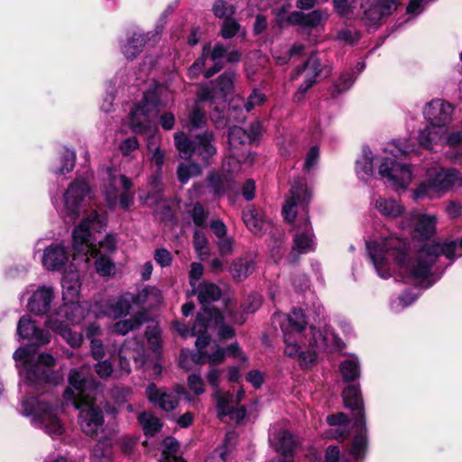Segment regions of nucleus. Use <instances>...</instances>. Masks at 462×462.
Instances as JSON below:
<instances>
[{
	"mask_svg": "<svg viewBox=\"0 0 462 462\" xmlns=\"http://www.w3.org/2000/svg\"><path fill=\"white\" fill-rule=\"evenodd\" d=\"M243 220L248 229L255 235H260L262 231H266L271 226V224L263 217L260 210L253 207L244 210Z\"/></svg>",
	"mask_w": 462,
	"mask_h": 462,
	"instance_id": "35",
	"label": "nucleus"
},
{
	"mask_svg": "<svg viewBox=\"0 0 462 462\" xmlns=\"http://www.w3.org/2000/svg\"><path fill=\"white\" fill-rule=\"evenodd\" d=\"M216 98L217 91L215 89L204 88L198 93V101L189 115L188 128L189 130L199 129L206 125L205 112L203 108L200 107L199 103L208 100L212 101Z\"/></svg>",
	"mask_w": 462,
	"mask_h": 462,
	"instance_id": "25",
	"label": "nucleus"
},
{
	"mask_svg": "<svg viewBox=\"0 0 462 462\" xmlns=\"http://www.w3.org/2000/svg\"><path fill=\"white\" fill-rule=\"evenodd\" d=\"M239 29L240 25L235 19L226 18L222 24L221 36L225 39H230L238 32Z\"/></svg>",
	"mask_w": 462,
	"mask_h": 462,
	"instance_id": "61",
	"label": "nucleus"
},
{
	"mask_svg": "<svg viewBox=\"0 0 462 462\" xmlns=\"http://www.w3.org/2000/svg\"><path fill=\"white\" fill-rule=\"evenodd\" d=\"M264 101L265 95L257 89H254L246 100L241 97H236L229 104V118L243 122L247 113L263 105Z\"/></svg>",
	"mask_w": 462,
	"mask_h": 462,
	"instance_id": "22",
	"label": "nucleus"
},
{
	"mask_svg": "<svg viewBox=\"0 0 462 462\" xmlns=\"http://www.w3.org/2000/svg\"><path fill=\"white\" fill-rule=\"evenodd\" d=\"M223 173L213 172L208 175V186L214 195H222L232 184V175L236 172L226 171L223 169Z\"/></svg>",
	"mask_w": 462,
	"mask_h": 462,
	"instance_id": "38",
	"label": "nucleus"
},
{
	"mask_svg": "<svg viewBox=\"0 0 462 462\" xmlns=\"http://www.w3.org/2000/svg\"><path fill=\"white\" fill-rule=\"evenodd\" d=\"M214 134L212 132H205L195 137V146L193 153L199 156L205 162L208 163L209 159L217 153V148L214 145Z\"/></svg>",
	"mask_w": 462,
	"mask_h": 462,
	"instance_id": "32",
	"label": "nucleus"
},
{
	"mask_svg": "<svg viewBox=\"0 0 462 462\" xmlns=\"http://www.w3.org/2000/svg\"><path fill=\"white\" fill-rule=\"evenodd\" d=\"M444 193L443 168L434 166L426 171V180L413 189V199L437 198Z\"/></svg>",
	"mask_w": 462,
	"mask_h": 462,
	"instance_id": "20",
	"label": "nucleus"
},
{
	"mask_svg": "<svg viewBox=\"0 0 462 462\" xmlns=\"http://www.w3.org/2000/svg\"><path fill=\"white\" fill-rule=\"evenodd\" d=\"M193 245L199 254H208V239L202 232L196 231L194 233Z\"/></svg>",
	"mask_w": 462,
	"mask_h": 462,
	"instance_id": "63",
	"label": "nucleus"
},
{
	"mask_svg": "<svg viewBox=\"0 0 462 462\" xmlns=\"http://www.w3.org/2000/svg\"><path fill=\"white\" fill-rule=\"evenodd\" d=\"M144 315L142 312L135 313L131 318L119 320L114 325V331L125 336L128 332L137 329L144 322Z\"/></svg>",
	"mask_w": 462,
	"mask_h": 462,
	"instance_id": "43",
	"label": "nucleus"
},
{
	"mask_svg": "<svg viewBox=\"0 0 462 462\" xmlns=\"http://www.w3.org/2000/svg\"><path fill=\"white\" fill-rule=\"evenodd\" d=\"M60 160L61 164L60 167L54 168L52 171L56 174L63 175L73 170L76 161V153L72 150L65 149Z\"/></svg>",
	"mask_w": 462,
	"mask_h": 462,
	"instance_id": "53",
	"label": "nucleus"
},
{
	"mask_svg": "<svg viewBox=\"0 0 462 462\" xmlns=\"http://www.w3.org/2000/svg\"><path fill=\"white\" fill-rule=\"evenodd\" d=\"M162 457L161 462H185L179 457V443L173 438H166L162 442Z\"/></svg>",
	"mask_w": 462,
	"mask_h": 462,
	"instance_id": "47",
	"label": "nucleus"
},
{
	"mask_svg": "<svg viewBox=\"0 0 462 462\" xmlns=\"http://www.w3.org/2000/svg\"><path fill=\"white\" fill-rule=\"evenodd\" d=\"M17 334L22 338L31 340L34 345L48 344L51 335L48 331L39 328L30 316H23L17 325Z\"/></svg>",
	"mask_w": 462,
	"mask_h": 462,
	"instance_id": "24",
	"label": "nucleus"
},
{
	"mask_svg": "<svg viewBox=\"0 0 462 462\" xmlns=\"http://www.w3.org/2000/svg\"><path fill=\"white\" fill-rule=\"evenodd\" d=\"M214 398L217 401V412L219 416L230 414L235 407V398L227 392H214Z\"/></svg>",
	"mask_w": 462,
	"mask_h": 462,
	"instance_id": "46",
	"label": "nucleus"
},
{
	"mask_svg": "<svg viewBox=\"0 0 462 462\" xmlns=\"http://www.w3.org/2000/svg\"><path fill=\"white\" fill-rule=\"evenodd\" d=\"M284 353L285 355L291 357H299L301 361L307 365L312 363L310 361L309 353H311V348L308 347V350L302 351V346H308V334L305 336H295L291 332H284Z\"/></svg>",
	"mask_w": 462,
	"mask_h": 462,
	"instance_id": "27",
	"label": "nucleus"
},
{
	"mask_svg": "<svg viewBox=\"0 0 462 462\" xmlns=\"http://www.w3.org/2000/svg\"><path fill=\"white\" fill-rule=\"evenodd\" d=\"M107 174L109 186L105 187L104 195L108 207L115 209L117 206L118 197L115 186L118 180L122 189L125 190L119 197V205L123 209H128L134 204V194L129 192L133 187L132 180L124 174H116V171L112 169L107 170Z\"/></svg>",
	"mask_w": 462,
	"mask_h": 462,
	"instance_id": "13",
	"label": "nucleus"
},
{
	"mask_svg": "<svg viewBox=\"0 0 462 462\" xmlns=\"http://www.w3.org/2000/svg\"><path fill=\"white\" fill-rule=\"evenodd\" d=\"M206 318H214L217 323L221 322L222 317L217 311L204 310L197 314L196 321L192 328H189L185 324L179 321L174 322V328L182 337H197V348L206 347L210 341L208 332V324Z\"/></svg>",
	"mask_w": 462,
	"mask_h": 462,
	"instance_id": "15",
	"label": "nucleus"
},
{
	"mask_svg": "<svg viewBox=\"0 0 462 462\" xmlns=\"http://www.w3.org/2000/svg\"><path fill=\"white\" fill-rule=\"evenodd\" d=\"M328 15L326 12L321 10H314L305 14L304 27H318L327 21Z\"/></svg>",
	"mask_w": 462,
	"mask_h": 462,
	"instance_id": "60",
	"label": "nucleus"
},
{
	"mask_svg": "<svg viewBox=\"0 0 462 462\" xmlns=\"http://www.w3.org/2000/svg\"><path fill=\"white\" fill-rule=\"evenodd\" d=\"M411 219L414 225V236L424 239L435 234L437 218L433 215L412 213Z\"/></svg>",
	"mask_w": 462,
	"mask_h": 462,
	"instance_id": "31",
	"label": "nucleus"
},
{
	"mask_svg": "<svg viewBox=\"0 0 462 462\" xmlns=\"http://www.w3.org/2000/svg\"><path fill=\"white\" fill-rule=\"evenodd\" d=\"M69 387L64 391V399L72 405L79 406V402L94 398L92 392L97 390L98 383L87 381L85 368L72 369L69 374Z\"/></svg>",
	"mask_w": 462,
	"mask_h": 462,
	"instance_id": "12",
	"label": "nucleus"
},
{
	"mask_svg": "<svg viewBox=\"0 0 462 462\" xmlns=\"http://www.w3.org/2000/svg\"><path fill=\"white\" fill-rule=\"evenodd\" d=\"M69 261V252L60 244H51L43 253L42 263L49 271L60 270Z\"/></svg>",
	"mask_w": 462,
	"mask_h": 462,
	"instance_id": "28",
	"label": "nucleus"
},
{
	"mask_svg": "<svg viewBox=\"0 0 462 462\" xmlns=\"http://www.w3.org/2000/svg\"><path fill=\"white\" fill-rule=\"evenodd\" d=\"M143 301L152 307L162 301L160 290L154 287L143 289L137 296L125 292L122 295L107 300L101 305L100 313L110 318L118 319L129 314L133 303Z\"/></svg>",
	"mask_w": 462,
	"mask_h": 462,
	"instance_id": "11",
	"label": "nucleus"
},
{
	"mask_svg": "<svg viewBox=\"0 0 462 462\" xmlns=\"http://www.w3.org/2000/svg\"><path fill=\"white\" fill-rule=\"evenodd\" d=\"M97 220L95 221H89L88 222V229L91 235V239L94 241V243L97 245V248L101 252V250L111 253L116 250V240L115 236L113 235H106L104 239L97 241L96 237L93 236L92 232H97ZM103 228H101L99 232H101Z\"/></svg>",
	"mask_w": 462,
	"mask_h": 462,
	"instance_id": "45",
	"label": "nucleus"
},
{
	"mask_svg": "<svg viewBox=\"0 0 462 462\" xmlns=\"http://www.w3.org/2000/svg\"><path fill=\"white\" fill-rule=\"evenodd\" d=\"M355 81V78L350 72H344L340 75L338 80L335 83L334 88L337 94L348 90Z\"/></svg>",
	"mask_w": 462,
	"mask_h": 462,
	"instance_id": "62",
	"label": "nucleus"
},
{
	"mask_svg": "<svg viewBox=\"0 0 462 462\" xmlns=\"http://www.w3.org/2000/svg\"><path fill=\"white\" fill-rule=\"evenodd\" d=\"M373 162L372 152L368 148H364L362 157L356 161V171L360 179L368 180L373 175Z\"/></svg>",
	"mask_w": 462,
	"mask_h": 462,
	"instance_id": "42",
	"label": "nucleus"
},
{
	"mask_svg": "<svg viewBox=\"0 0 462 462\" xmlns=\"http://www.w3.org/2000/svg\"><path fill=\"white\" fill-rule=\"evenodd\" d=\"M290 5H283L275 11L276 22L282 26L284 23L304 27L305 14L300 11L289 12Z\"/></svg>",
	"mask_w": 462,
	"mask_h": 462,
	"instance_id": "39",
	"label": "nucleus"
},
{
	"mask_svg": "<svg viewBox=\"0 0 462 462\" xmlns=\"http://www.w3.org/2000/svg\"><path fill=\"white\" fill-rule=\"evenodd\" d=\"M226 48L222 43H216L213 48H211L210 43H207L203 47L201 56L190 66L189 74L192 78L196 77L209 59L214 64L205 71L204 76L206 79L211 78L223 68L221 59L226 57Z\"/></svg>",
	"mask_w": 462,
	"mask_h": 462,
	"instance_id": "18",
	"label": "nucleus"
},
{
	"mask_svg": "<svg viewBox=\"0 0 462 462\" xmlns=\"http://www.w3.org/2000/svg\"><path fill=\"white\" fill-rule=\"evenodd\" d=\"M89 304L78 300H63V304L47 317L45 326L60 335L71 347H79L83 342L80 333L74 332L69 325L80 324L88 315Z\"/></svg>",
	"mask_w": 462,
	"mask_h": 462,
	"instance_id": "2",
	"label": "nucleus"
},
{
	"mask_svg": "<svg viewBox=\"0 0 462 462\" xmlns=\"http://www.w3.org/2000/svg\"><path fill=\"white\" fill-rule=\"evenodd\" d=\"M198 299L202 306V310L218 311L216 309H209L208 305L213 301L218 300L221 297V291L216 284L212 282H201L197 288Z\"/></svg>",
	"mask_w": 462,
	"mask_h": 462,
	"instance_id": "33",
	"label": "nucleus"
},
{
	"mask_svg": "<svg viewBox=\"0 0 462 462\" xmlns=\"http://www.w3.org/2000/svg\"><path fill=\"white\" fill-rule=\"evenodd\" d=\"M311 194L309 191L306 182L302 180L295 181L286 197L282 208L284 219L288 222L295 220L297 214L302 211L307 213V207L310 200ZM296 234L293 238V248L289 255V262L293 263L301 254H307L315 249L314 234L310 222L307 216L299 220L295 226Z\"/></svg>",
	"mask_w": 462,
	"mask_h": 462,
	"instance_id": "1",
	"label": "nucleus"
},
{
	"mask_svg": "<svg viewBox=\"0 0 462 462\" xmlns=\"http://www.w3.org/2000/svg\"><path fill=\"white\" fill-rule=\"evenodd\" d=\"M254 268V263L252 261L239 259L233 263L230 272L235 279L242 281L253 273Z\"/></svg>",
	"mask_w": 462,
	"mask_h": 462,
	"instance_id": "48",
	"label": "nucleus"
},
{
	"mask_svg": "<svg viewBox=\"0 0 462 462\" xmlns=\"http://www.w3.org/2000/svg\"><path fill=\"white\" fill-rule=\"evenodd\" d=\"M386 152H390L393 157L408 154L414 152V146L407 141H395L388 144L384 149Z\"/></svg>",
	"mask_w": 462,
	"mask_h": 462,
	"instance_id": "55",
	"label": "nucleus"
},
{
	"mask_svg": "<svg viewBox=\"0 0 462 462\" xmlns=\"http://www.w3.org/2000/svg\"><path fill=\"white\" fill-rule=\"evenodd\" d=\"M145 42L146 36L144 34L137 32H134L133 36L122 46L123 53L129 60L134 59L142 51Z\"/></svg>",
	"mask_w": 462,
	"mask_h": 462,
	"instance_id": "41",
	"label": "nucleus"
},
{
	"mask_svg": "<svg viewBox=\"0 0 462 462\" xmlns=\"http://www.w3.org/2000/svg\"><path fill=\"white\" fill-rule=\"evenodd\" d=\"M226 357V349L218 346L217 345L214 346V351L206 355L203 351V348H198V352L192 353L189 350H182L180 355V365L184 369H189V365L187 361L190 358L195 364H204L208 362L211 365L215 366L218 364L224 362Z\"/></svg>",
	"mask_w": 462,
	"mask_h": 462,
	"instance_id": "23",
	"label": "nucleus"
},
{
	"mask_svg": "<svg viewBox=\"0 0 462 462\" xmlns=\"http://www.w3.org/2000/svg\"><path fill=\"white\" fill-rule=\"evenodd\" d=\"M14 359L19 367V374L24 383L20 384V392L28 393L29 388L44 383H51L52 370L55 366L54 357L42 353L36 358L31 356L26 348H18L14 353Z\"/></svg>",
	"mask_w": 462,
	"mask_h": 462,
	"instance_id": "4",
	"label": "nucleus"
},
{
	"mask_svg": "<svg viewBox=\"0 0 462 462\" xmlns=\"http://www.w3.org/2000/svg\"><path fill=\"white\" fill-rule=\"evenodd\" d=\"M89 190V185L81 180H74L68 187L63 196L64 208L61 210L62 217L66 222H73L78 218L84 199Z\"/></svg>",
	"mask_w": 462,
	"mask_h": 462,
	"instance_id": "14",
	"label": "nucleus"
},
{
	"mask_svg": "<svg viewBox=\"0 0 462 462\" xmlns=\"http://www.w3.org/2000/svg\"><path fill=\"white\" fill-rule=\"evenodd\" d=\"M217 312L222 317L221 322L217 323L215 321L214 318H206V323L208 324V329L212 327H218L217 335L220 338L226 339V338L233 337L235 336L234 328L228 325L224 324V319H225L224 315L220 311H217Z\"/></svg>",
	"mask_w": 462,
	"mask_h": 462,
	"instance_id": "54",
	"label": "nucleus"
},
{
	"mask_svg": "<svg viewBox=\"0 0 462 462\" xmlns=\"http://www.w3.org/2000/svg\"><path fill=\"white\" fill-rule=\"evenodd\" d=\"M133 358L137 366H142L144 362L143 347L138 345L135 349L130 350L126 344H125L119 350V365L121 369L125 373L131 372V367L128 359Z\"/></svg>",
	"mask_w": 462,
	"mask_h": 462,
	"instance_id": "36",
	"label": "nucleus"
},
{
	"mask_svg": "<svg viewBox=\"0 0 462 462\" xmlns=\"http://www.w3.org/2000/svg\"><path fill=\"white\" fill-rule=\"evenodd\" d=\"M53 298L54 292L51 287H39L29 298L27 308L35 315H44L50 310Z\"/></svg>",
	"mask_w": 462,
	"mask_h": 462,
	"instance_id": "26",
	"label": "nucleus"
},
{
	"mask_svg": "<svg viewBox=\"0 0 462 462\" xmlns=\"http://www.w3.org/2000/svg\"><path fill=\"white\" fill-rule=\"evenodd\" d=\"M138 420L147 437L154 436L162 427L161 420L148 412L140 413Z\"/></svg>",
	"mask_w": 462,
	"mask_h": 462,
	"instance_id": "44",
	"label": "nucleus"
},
{
	"mask_svg": "<svg viewBox=\"0 0 462 462\" xmlns=\"http://www.w3.org/2000/svg\"><path fill=\"white\" fill-rule=\"evenodd\" d=\"M301 71L306 73V79L304 83L300 86L298 91L294 95V99L297 101L303 99L305 93L316 82L317 78L321 72L319 60L314 56L310 57L304 66L299 69L297 75Z\"/></svg>",
	"mask_w": 462,
	"mask_h": 462,
	"instance_id": "29",
	"label": "nucleus"
},
{
	"mask_svg": "<svg viewBox=\"0 0 462 462\" xmlns=\"http://www.w3.org/2000/svg\"><path fill=\"white\" fill-rule=\"evenodd\" d=\"M138 148L139 142L135 137L126 138L119 144V150L124 156H130Z\"/></svg>",
	"mask_w": 462,
	"mask_h": 462,
	"instance_id": "64",
	"label": "nucleus"
},
{
	"mask_svg": "<svg viewBox=\"0 0 462 462\" xmlns=\"http://www.w3.org/2000/svg\"><path fill=\"white\" fill-rule=\"evenodd\" d=\"M201 174L200 167L196 163H180L177 170L178 180L185 184L191 177H196Z\"/></svg>",
	"mask_w": 462,
	"mask_h": 462,
	"instance_id": "52",
	"label": "nucleus"
},
{
	"mask_svg": "<svg viewBox=\"0 0 462 462\" xmlns=\"http://www.w3.org/2000/svg\"><path fill=\"white\" fill-rule=\"evenodd\" d=\"M236 79V74L234 72H225L218 78V89L221 94V98H225L226 96L232 90L234 81Z\"/></svg>",
	"mask_w": 462,
	"mask_h": 462,
	"instance_id": "59",
	"label": "nucleus"
},
{
	"mask_svg": "<svg viewBox=\"0 0 462 462\" xmlns=\"http://www.w3.org/2000/svg\"><path fill=\"white\" fill-rule=\"evenodd\" d=\"M260 124L257 122L252 125L251 133L239 126L229 128L228 132V149L229 155L223 162V168L226 171L239 172L242 170V164L252 165L254 157L251 156L246 143L252 142L260 132Z\"/></svg>",
	"mask_w": 462,
	"mask_h": 462,
	"instance_id": "9",
	"label": "nucleus"
},
{
	"mask_svg": "<svg viewBox=\"0 0 462 462\" xmlns=\"http://www.w3.org/2000/svg\"><path fill=\"white\" fill-rule=\"evenodd\" d=\"M444 193L462 187V174L456 169L443 168Z\"/></svg>",
	"mask_w": 462,
	"mask_h": 462,
	"instance_id": "49",
	"label": "nucleus"
},
{
	"mask_svg": "<svg viewBox=\"0 0 462 462\" xmlns=\"http://www.w3.org/2000/svg\"><path fill=\"white\" fill-rule=\"evenodd\" d=\"M308 336V347L311 348V353H309L310 361H314L317 350L336 351L341 348V340L328 328L321 331L311 327Z\"/></svg>",
	"mask_w": 462,
	"mask_h": 462,
	"instance_id": "19",
	"label": "nucleus"
},
{
	"mask_svg": "<svg viewBox=\"0 0 462 462\" xmlns=\"http://www.w3.org/2000/svg\"><path fill=\"white\" fill-rule=\"evenodd\" d=\"M340 370L345 381H354L358 378L360 374L358 359L351 357L343 361L340 365Z\"/></svg>",
	"mask_w": 462,
	"mask_h": 462,
	"instance_id": "50",
	"label": "nucleus"
},
{
	"mask_svg": "<svg viewBox=\"0 0 462 462\" xmlns=\"http://www.w3.org/2000/svg\"><path fill=\"white\" fill-rule=\"evenodd\" d=\"M97 220V230L99 231L106 226L105 217L97 211H93L73 231V248L78 254L95 258V267L100 276H112L116 273V265L106 255L103 254L97 245L90 238L88 222Z\"/></svg>",
	"mask_w": 462,
	"mask_h": 462,
	"instance_id": "3",
	"label": "nucleus"
},
{
	"mask_svg": "<svg viewBox=\"0 0 462 462\" xmlns=\"http://www.w3.org/2000/svg\"><path fill=\"white\" fill-rule=\"evenodd\" d=\"M146 395L152 404L165 411H171L178 404V396H186L188 393L181 385L177 386L174 391H168L157 388L154 383H150L146 388Z\"/></svg>",
	"mask_w": 462,
	"mask_h": 462,
	"instance_id": "21",
	"label": "nucleus"
},
{
	"mask_svg": "<svg viewBox=\"0 0 462 462\" xmlns=\"http://www.w3.org/2000/svg\"><path fill=\"white\" fill-rule=\"evenodd\" d=\"M63 300H78L80 290L79 276L77 272L65 273L62 278Z\"/></svg>",
	"mask_w": 462,
	"mask_h": 462,
	"instance_id": "37",
	"label": "nucleus"
},
{
	"mask_svg": "<svg viewBox=\"0 0 462 462\" xmlns=\"http://www.w3.org/2000/svg\"><path fill=\"white\" fill-rule=\"evenodd\" d=\"M79 423L81 430L88 436L94 437L103 430L104 417L102 410L95 405L94 398L79 402Z\"/></svg>",
	"mask_w": 462,
	"mask_h": 462,
	"instance_id": "16",
	"label": "nucleus"
},
{
	"mask_svg": "<svg viewBox=\"0 0 462 462\" xmlns=\"http://www.w3.org/2000/svg\"><path fill=\"white\" fill-rule=\"evenodd\" d=\"M342 396L345 405L352 411H356L354 422L356 436L349 450V455L356 460L364 457L366 449V429L361 393L357 386L349 385L343 391Z\"/></svg>",
	"mask_w": 462,
	"mask_h": 462,
	"instance_id": "10",
	"label": "nucleus"
},
{
	"mask_svg": "<svg viewBox=\"0 0 462 462\" xmlns=\"http://www.w3.org/2000/svg\"><path fill=\"white\" fill-rule=\"evenodd\" d=\"M336 11L346 18L358 17L369 27H377L383 17L391 15L400 4L399 0H333Z\"/></svg>",
	"mask_w": 462,
	"mask_h": 462,
	"instance_id": "5",
	"label": "nucleus"
},
{
	"mask_svg": "<svg viewBox=\"0 0 462 462\" xmlns=\"http://www.w3.org/2000/svg\"><path fill=\"white\" fill-rule=\"evenodd\" d=\"M373 205L380 214L388 218H396L404 211L403 206L393 199L383 197L374 198Z\"/></svg>",
	"mask_w": 462,
	"mask_h": 462,
	"instance_id": "34",
	"label": "nucleus"
},
{
	"mask_svg": "<svg viewBox=\"0 0 462 462\" xmlns=\"http://www.w3.org/2000/svg\"><path fill=\"white\" fill-rule=\"evenodd\" d=\"M287 320L290 328H284L282 326V329L284 332H291L295 336H304L302 331L306 328V317L300 309H294L288 316Z\"/></svg>",
	"mask_w": 462,
	"mask_h": 462,
	"instance_id": "40",
	"label": "nucleus"
},
{
	"mask_svg": "<svg viewBox=\"0 0 462 462\" xmlns=\"http://www.w3.org/2000/svg\"><path fill=\"white\" fill-rule=\"evenodd\" d=\"M174 143L176 148L183 156H190L193 153L195 140H189L184 133L177 132L174 134Z\"/></svg>",
	"mask_w": 462,
	"mask_h": 462,
	"instance_id": "51",
	"label": "nucleus"
},
{
	"mask_svg": "<svg viewBox=\"0 0 462 462\" xmlns=\"http://www.w3.org/2000/svg\"><path fill=\"white\" fill-rule=\"evenodd\" d=\"M112 440L109 438H103L98 440L93 448V457L97 459L109 460L111 454Z\"/></svg>",
	"mask_w": 462,
	"mask_h": 462,
	"instance_id": "56",
	"label": "nucleus"
},
{
	"mask_svg": "<svg viewBox=\"0 0 462 462\" xmlns=\"http://www.w3.org/2000/svg\"><path fill=\"white\" fill-rule=\"evenodd\" d=\"M270 441L277 452L283 457L291 456L297 447V441L293 436L285 430H271Z\"/></svg>",
	"mask_w": 462,
	"mask_h": 462,
	"instance_id": "30",
	"label": "nucleus"
},
{
	"mask_svg": "<svg viewBox=\"0 0 462 462\" xmlns=\"http://www.w3.org/2000/svg\"><path fill=\"white\" fill-rule=\"evenodd\" d=\"M22 413L32 418L34 427L40 428L51 438L64 433V424L59 417V410L49 404L44 399L34 396L21 401Z\"/></svg>",
	"mask_w": 462,
	"mask_h": 462,
	"instance_id": "8",
	"label": "nucleus"
},
{
	"mask_svg": "<svg viewBox=\"0 0 462 462\" xmlns=\"http://www.w3.org/2000/svg\"><path fill=\"white\" fill-rule=\"evenodd\" d=\"M452 114L453 106L443 99L436 98L425 105L423 115L429 125L419 132L418 142L421 147L430 150L442 140Z\"/></svg>",
	"mask_w": 462,
	"mask_h": 462,
	"instance_id": "6",
	"label": "nucleus"
},
{
	"mask_svg": "<svg viewBox=\"0 0 462 462\" xmlns=\"http://www.w3.org/2000/svg\"><path fill=\"white\" fill-rule=\"evenodd\" d=\"M327 421L330 426L339 427V429L337 430L336 438L340 437L344 439L346 437L345 429L347 427L348 418L345 413L339 412L330 415L327 418Z\"/></svg>",
	"mask_w": 462,
	"mask_h": 462,
	"instance_id": "58",
	"label": "nucleus"
},
{
	"mask_svg": "<svg viewBox=\"0 0 462 462\" xmlns=\"http://www.w3.org/2000/svg\"><path fill=\"white\" fill-rule=\"evenodd\" d=\"M212 12L218 18H228L236 13V7L225 0H216L212 6Z\"/></svg>",
	"mask_w": 462,
	"mask_h": 462,
	"instance_id": "57",
	"label": "nucleus"
},
{
	"mask_svg": "<svg viewBox=\"0 0 462 462\" xmlns=\"http://www.w3.org/2000/svg\"><path fill=\"white\" fill-rule=\"evenodd\" d=\"M379 174L394 189H406L412 180L410 165L402 164L390 158L383 160Z\"/></svg>",
	"mask_w": 462,
	"mask_h": 462,
	"instance_id": "17",
	"label": "nucleus"
},
{
	"mask_svg": "<svg viewBox=\"0 0 462 462\" xmlns=\"http://www.w3.org/2000/svg\"><path fill=\"white\" fill-rule=\"evenodd\" d=\"M167 89L160 85L144 94L142 102L129 114L128 121L132 131L137 134H148L152 132V119L157 116L159 108L165 106L168 97H164Z\"/></svg>",
	"mask_w": 462,
	"mask_h": 462,
	"instance_id": "7",
	"label": "nucleus"
}]
</instances>
